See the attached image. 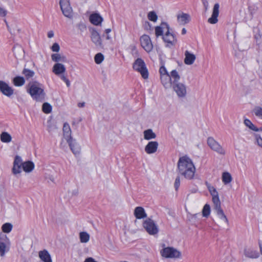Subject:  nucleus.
I'll list each match as a JSON object with an SVG mask.
<instances>
[{"instance_id": "12", "label": "nucleus", "mask_w": 262, "mask_h": 262, "mask_svg": "<svg viewBox=\"0 0 262 262\" xmlns=\"http://www.w3.org/2000/svg\"><path fill=\"white\" fill-rule=\"evenodd\" d=\"M220 5L219 3L214 4L211 16L208 19V22L211 24H215L217 23V17L219 15Z\"/></svg>"}, {"instance_id": "13", "label": "nucleus", "mask_w": 262, "mask_h": 262, "mask_svg": "<svg viewBox=\"0 0 262 262\" xmlns=\"http://www.w3.org/2000/svg\"><path fill=\"white\" fill-rule=\"evenodd\" d=\"M72 152L75 155H79L80 152L81 147L76 140L73 138L69 140H66Z\"/></svg>"}, {"instance_id": "24", "label": "nucleus", "mask_w": 262, "mask_h": 262, "mask_svg": "<svg viewBox=\"0 0 262 262\" xmlns=\"http://www.w3.org/2000/svg\"><path fill=\"white\" fill-rule=\"evenodd\" d=\"M66 71L64 66L61 63H57L53 68V72L57 75L63 73Z\"/></svg>"}, {"instance_id": "16", "label": "nucleus", "mask_w": 262, "mask_h": 262, "mask_svg": "<svg viewBox=\"0 0 262 262\" xmlns=\"http://www.w3.org/2000/svg\"><path fill=\"white\" fill-rule=\"evenodd\" d=\"M169 25L165 22H162L160 26H157L155 28V34L156 36L158 37L160 36H163L164 30L166 29L167 30H169Z\"/></svg>"}, {"instance_id": "8", "label": "nucleus", "mask_w": 262, "mask_h": 262, "mask_svg": "<svg viewBox=\"0 0 262 262\" xmlns=\"http://www.w3.org/2000/svg\"><path fill=\"white\" fill-rule=\"evenodd\" d=\"M140 43L142 47L147 52H150L152 48L153 45L149 36L147 35H143L140 37Z\"/></svg>"}, {"instance_id": "54", "label": "nucleus", "mask_w": 262, "mask_h": 262, "mask_svg": "<svg viewBox=\"0 0 262 262\" xmlns=\"http://www.w3.org/2000/svg\"><path fill=\"white\" fill-rule=\"evenodd\" d=\"M256 140L258 145L262 147V138L260 136L257 137H256Z\"/></svg>"}, {"instance_id": "18", "label": "nucleus", "mask_w": 262, "mask_h": 262, "mask_svg": "<svg viewBox=\"0 0 262 262\" xmlns=\"http://www.w3.org/2000/svg\"><path fill=\"white\" fill-rule=\"evenodd\" d=\"M39 257L43 262H52L51 256L49 252L44 249L38 253Z\"/></svg>"}, {"instance_id": "62", "label": "nucleus", "mask_w": 262, "mask_h": 262, "mask_svg": "<svg viewBox=\"0 0 262 262\" xmlns=\"http://www.w3.org/2000/svg\"><path fill=\"white\" fill-rule=\"evenodd\" d=\"M111 38L108 34H107L106 36V39L109 40Z\"/></svg>"}, {"instance_id": "59", "label": "nucleus", "mask_w": 262, "mask_h": 262, "mask_svg": "<svg viewBox=\"0 0 262 262\" xmlns=\"http://www.w3.org/2000/svg\"><path fill=\"white\" fill-rule=\"evenodd\" d=\"M65 82L68 87H69L70 86V82L69 79H68Z\"/></svg>"}, {"instance_id": "2", "label": "nucleus", "mask_w": 262, "mask_h": 262, "mask_svg": "<svg viewBox=\"0 0 262 262\" xmlns=\"http://www.w3.org/2000/svg\"><path fill=\"white\" fill-rule=\"evenodd\" d=\"M206 185L207 186L208 189L212 197L214 209L215 211L216 214L221 220H224L226 223H228V220L223 209L221 208V202L217 191L213 186H211L207 183H206Z\"/></svg>"}, {"instance_id": "39", "label": "nucleus", "mask_w": 262, "mask_h": 262, "mask_svg": "<svg viewBox=\"0 0 262 262\" xmlns=\"http://www.w3.org/2000/svg\"><path fill=\"white\" fill-rule=\"evenodd\" d=\"M12 227L13 226L11 224L7 223L2 226V229L4 233H9L12 230Z\"/></svg>"}, {"instance_id": "9", "label": "nucleus", "mask_w": 262, "mask_h": 262, "mask_svg": "<svg viewBox=\"0 0 262 262\" xmlns=\"http://www.w3.org/2000/svg\"><path fill=\"white\" fill-rule=\"evenodd\" d=\"M164 42L168 43L167 47L174 46L177 43V40L175 35L170 32V28L167 30L162 37Z\"/></svg>"}, {"instance_id": "44", "label": "nucleus", "mask_w": 262, "mask_h": 262, "mask_svg": "<svg viewBox=\"0 0 262 262\" xmlns=\"http://www.w3.org/2000/svg\"><path fill=\"white\" fill-rule=\"evenodd\" d=\"M6 248L5 243L2 241H0V255L1 256H3L5 255Z\"/></svg>"}, {"instance_id": "27", "label": "nucleus", "mask_w": 262, "mask_h": 262, "mask_svg": "<svg viewBox=\"0 0 262 262\" xmlns=\"http://www.w3.org/2000/svg\"><path fill=\"white\" fill-rule=\"evenodd\" d=\"M244 254L246 257L251 258H256L259 256V253L257 251L251 249H245Z\"/></svg>"}, {"instance_id": "47", "label": "nucleus", "mask_w": 262, "mask_h": 262, "mask_svg": "<svg viewBox=\"0 0 262 262\" xmlns=\"http://www.w3.org/2000/svg\"><path fill=\"white\" fill-rule=\"evenodd\" d=\"M13 164L15 165H21L23 166V163L22 162L21 158L19 156H16L15 157Z\"/></svg>"}, {"instance_id": "7", "label": "nucleus", "mask_w": 262, "mask_h": 262, "mask_svg": "<svg viewBox=\"0 0 262 262\" xmlns=\"http://www.w3.org/2000/svg\"><path fill=\"white\" fill-rule=\"evenodd\" d=\"M207 144L210 148L221 155H225V151L221 145L213 138L209 137L207 139Z\"/></svg>"}, {"instance_id": "42", "label": "nucleus", "mask_w": 262, "mask_h": 262, "mask_svg": "<svg viewBox=\"0 0 262 262\" xmlns=\"http://www.w3.org/2000/svg\"><path fill=\"white\" fill-rule=\"evenodd\" d=\"M148 18L150 21L156 22L158 19V16L155 12L150 11L148 14Z\"/></svg>"}, {"instance_id": "5", "label": "nucleus", "mask_w": 262, "mask_h": 262, "mask_svg": "<svg viewBox=\"0 0 262 262\" xmlns=\"http://www.w3.org/2000/svg\"><path fill=\"white\" fill-rule=\"evenodd\" d=\"M143 226L147 232L151 235L157 234L159 232V228L155 222L148 218L143 222Z\"/></svg>"}, {"instance_id": "53", "label": "nucleus", "mask_w": 262, "mask_h": 262, "mask_svg": "<svg viewBox=\"0 0 262 262\" xmlns=\"http://www.w3.org/2000/svg\"><path fill=\"white\" fill-rule=\"evenodd\" d=\"M205 10L206 11L208 10L209 7V4L207 0H202Z\"/></svg>"}, {"instance_id": "26", "label": "nucleus", "mask_w": 262, "mask_h": 262, "mask_svg": "<svg viewBox=\"0 0 262 262\" xmlns=\"http://www.w3.org/2000/svg\"><path fill=\"white\" fill-rule=\"evenodd\" d=\"M63 15L69 18H72L73 17V9L70 4H68L67 6H63L62 9H61Z\"/></svg>"}, {"instance_id": "51", "label": "nucleus", "mask_w": 262, "mask_h": 262, "mask_svg": "<svg viewBox=\"0 0 262 262\" xmlns=\"http://www.w3.org/2000/svg\"><path fill=\"white\" fill-rule=\"evenodd\" d=\"M159 73L161 76H162L165 74H169L164 66H162L160 67L159 69Z\"/></svg>"}, {"instance_id": "15", "label": "nucleus", "mask_w": 262, "mask_h": 262, "mask_svg": "<svg viewBox=\"0 0 262 262\" xmlns=\"http://www.w3.org/2000/svg\"><path fill=\"white\" fill-rule=\"evenodd\" d=\"M159 144L157 141H150L145 147V151L148 154L156 152L157 150Z\"/></svg>"}, {"instance_id": "1", "label": "nucleus", "mask_w": 262, "mask_h": 262, "mask_svg": "<svg viewBox=\"0 0 262 262\" xmlns=\"http://www.w3.org/2000/svg\"><path fill=\"white\" fill-rule=\"evenodd\" d=\"M178 168L179 173L186 179H191L193 178L195 168L189 157L183 156L180 158L178 162Z\"/></svg>"}, {"instance_id": "52", "label": "nucleus", "mask_w": 262, "mask_h": 262, "mask_svg": "<svg viewBox=\"0 0 262 262\" xmlns=\"http://www.w3.org/2000/svg\"><path fill=\"white\" fill-rule=\"evenodd\" d=\"M8 240V238L7 237L6 235L4 234L3 233H0V241H2L5 243Z\"/></svg>"}, {"instance_id": "28", "label": "nucleus", "mask_w": 262, "mask_h": 262, "mask_svg": "<svg viewBox=\"0 0 262 262\" xmlns=\"http://www.w3.org/2000/svg\"><path fill=\"white\" fill-rule=\"evenodd\" d=\"M170 76L171 79V83L172 85L180 82V76L176 70H173L170 72Z\"/></svg>"}, {"instance_id": "20", "label": "nucleus", "mask_w": 262, "mask_h": 262, "mask_svg": "<svg viewBox=\"0 0 262 262\" xmlns=\"http://www.w3.org/2000/svg\"><path fill=\"white\" fill-rule=\"evenodd\" d=\"M185 59L184 62L186 64L191 65L193 63L195 59V56L193 54L190 53L188 51L185 52Z\"/></svg>"}, {"instance_id": "40", "label": "nucleus", "mask_w": 262, "mask_h": 262, "mask_svg": "<svg viewBox=\"0 0 262 262\" xmlns=\"http://www.w3.org/2000/svg\"><path fill=\"white\" fill-rule=\"evenodd\" d=\"M52 106L47 102H45L42 104V111L46 114H49L52 111Z\"/></svg>"}, {"instance_id": "22", "label": "nucleus", "mask_w": 262, "mask_h": 262, "mask_svg": "<svg viewBox=\"0 0 262 262\" xmlns=\"http://www.w3.org/2000/svg\"><path fill=\"white\" fill-rule=\"evenodd\" d=\"M161 81L162 84L165 88H168L172 85L171 83V79L169 74H165L161 76Z\"/></svg>"}, {"instance_id": "31", "label": "nucleus", "mask_w": 262, "mask_h": 262, "mask_svg": "<svg viewBox=\"0 0 262 262\" xmlns=\"http://www.w3.org/2000/svg\"><path fill=\"white\" fill-rule=\"evenodd\" d=\"M12 137L7 132H4L1 135V140L4 143H9L11 142Z\"/></svg>"}, {"instance_id": "61", "label": "nucleus", "mask_w": 262, "mask_h": 262, "mask_svg": "<svg viewBox=\"0 0 262 262\" xmlns=\"http://www.w3.org/2000/svg\"><path fill=\"white\" fill-rule=\"evenodd\" d=\"M111 29H107L105 30V32L106 34H108L110 32H111Z\"/></svg>"}, {"instance_id": "64", "label": "nucleus", "mask_w": 262, "mask_h": 262, "mask_svg": "<svg viewBox=\"0 0 262 262\" xmlns=\"http://www.w3.org/2000/svg\"><path fill=\"white\" fill-rule=\"evenodd\" d=\"M259 131H262V126L260 127L259 128H258V132Z\"/></svg>"}, {"instance_id": "23", "label": "nucleus", "mask_w": 262, "mask_h": 262, "mask_svg": "<svg viewBox=\"0 0 262 262\" xmlns=\"http://www.w3.org/2000/svg\"><path fill=\"white\" fill-rule=\"evenodd\" d=\"M63 137L66 140H69L71 138H72L71 136V129L69 124L66 122L63 124Z\"/></svg>"}, {"instance_id": "29", "label": "nucleus", "mask_w": 262, "mask_h": 262, "mask_svg": "<svg viewBox=\"0 0 262 262\" xmlns=\"http://www.w3.org/2000/svg\"><path fill=\"white\" fill-rule=\"evenodd\" d=\"M22 168L25 172H30L34 169V164L33 162L28 161L23 163Z\"/></svg>"}, {"instance_id": "19", "label": "nucleus", "mask_w": 262, "mask_h": 262, "mask_svg": "<svg viewBox=\"0 0 262 262\" xmlns=\"http://www.w3.org/2000/svg\"><path fill=\"white\" fill-rule=\"evenodd\" d=\"M90 22L96 26H99L103 21L102 17L98 13H93L90 16Z\"/></svg>"}, {"instance_id": "11", "label": "nucleus", "mask_w": 262, "mask_h": 262, "mask_svg": "<svg viewBox=\"0 0 262 262\" xmlns=\"http://www.w3.org/2000/svg\"><path fill=\"white\" fill-rule=\"evenodd\" d=\"M0 92L3 95L10 97L13 94L14 90L6 82L0 80Z\"/></svg>"}, {"instance_id": "30", "label": "nucleus", "mask_w": 262, "mask_h": 262, "mask_svg": "<svg viewBox=\"0 0 262 262\" xmlns=\"http://www.w3.org/2000/svg\"><path fill=\"white\" fill-rule=\"evenodd\" d=\"M144 138L145 140H149L156 138V135L153 132L151 129H148L143 132Z\"/></svg>"}, {"instance_id": "25", "label": "nucleus", "mask_w": 262, "mask_h": 262, "mask_svg": "<svg viewBox=\"0 0 262 262\" xmlns=\"http://www.w3.org/2000/svg\"><path fill=\"white\" fill-rule=\"evenodd\" d=\"M13 52L16 58L21 57L24 55V50L19 45H14L13 48Z\"/></svg>"}, {"instance_id": "10", "label": "nucleus", "mask_w": 262, "mask_h": 262, "mask_svg": "<svg viewBox=\"0 0 262 262\" xmlns=\"http://www.w3.org/2000/svg\"><path fill=\"white\" fill-rule=\"evenodd\" d=\"M171 86L179 97L183 98L185 97L187 91L186 86L184 84L179 82Z\"/></svg>"}, {"instance_id": "46", "label": "nucleus", "mask_w": 262, "mask_h": 262, "mask_svg": "<svg viewBox=\"0 0 262 262\" xmlns=\"http://www.w3.org/2000/svg\"><path fill=\"white\" fill-rule=\"evenodd\" d=\"M76 27L81 32L84 31L86 28L85 24L83 22H80L79 23L77 24Z\"/></svg>"}, {"instance_id": "34", "label": "nucleus", "mask_w": 262, "mask_h": 262, "mask_svg": "<svg viewBox=\"0 0 262 262\" xmlns=\"http://www.w3.org/2000/svg\"><path fill=\"white\" fill-rule=\"evenodd\" d=\"M13 81L14 84L17 86H22L25 82L24 78L21 76H16L14 77Z\"/></svg>"}, {"instance_id": "35", "label": "nucleus", "mask_w": 262, "mask_h": 262, "mask_svg": "<svg viewBox=\"0 0 262 262\" xmlns=\"http://www.w3.org/2000/svg\"><path fill=\"white\" fill-rule=\"evenodd\" d=\"M22 74L25 76L27 79H29L34 76L35 73L32 70L24 68L22 72Z\"/></svg>"}, {"instance_id": "60", "label": "nucleus", "mask_w": 262, "mask_h": 262, "mask_svg": "<svg viewBox=\"0 0 262 262\" xmlns=\"http://www.w3.org/2000/svg\"><path fill=\"white\" fill-rule=\"evenodd\" d=\"M186 30L185 28H183L182 30V34L183 35H184L186 33Z\"/></svg>"}, {"instance_id": "14", "label": "nucleus", "mask_w": 262, "mask_h": 262, "mask_svg": "<svg viewBox=\"0 0 262 262\" xmlns=\"http://www.w3.org/2000/svg\"><path fill=\"white\" fill-rule=\"evenodd\" d=\"M91 38L93 43L97 46H102V41L99 33L95 28H90Z\"/></svg>"}, {"instance_id": "38", "label": "nucleus", "mask_w": 262, "mask_h": 262, "mask_svg": "<svg viewBox=\"0 0 262 262\" xmlns=\"http://www.w3.org/2000/svg\"><path fill=\"white\" fill-rule=\"evenodd\" d=\"M210 213V207L209 205L206 204L204 205L202 215L204 217H207Z\"/></svg>"}, {"instance_id": "17", "label": "nucleus", "mask_w": 262, "mask_h": 262, "mask_svg": "<svg viewBox=\"0 0 262 262\" xmlns=\"http://www.w3.org/2000/svg\"><path fill=\"white\" fill-rule=\"evenodd\" d=\"M177 19L180 24L184 25L190 20L189 14L182 13L177 15Z\"/></svg>"}, {"instance_id": "41", "label": "nucleus", "mask_w": 262, "mask_h": 262, "mask_svg": "<svg viewBox=\"0 0 262 262\" xmlns=\"http://www.w3.org/2000/svg\"><path fill=\"white\" fill-rule=\"evenodd\" d=\"M94 59L97 64H100L104 60V56L102 53H98L95 55Z\"/></svg>"}, {"instance_id": "48", "label": "nucleus", "mask_w": 262, "mask_h": 262, "mask_svg": "<svg viewBox=\"0 0 262 262\" xmlns=\"http://www.w3.org/2000/svg\"><path fill=\"white\" fill-rule=\"evenodd\" d=\"M68 4H70V0H60L59 1L60 9H62L63 6H67Z\"/></svg>"}, {"instance_id": "37", "label": "nucleus", "mask_w": 262, "mask_h": 262, "mask_svg": "<svg viewBox=\"0 0 262 262\" xmlns=\"http://www.w3.org/2000/svg\"><path fill=\"white\" fill-rule=\"evenodd\" d=\"M244 124L246 126L248 127L251 130L258 132V128L256 127L250 120L248 119H245Z\"/></svg>"}, {"instance_id": "56", "label": "nucleus", "mask_w": 262, "mask_h": 262, "mask_svg": "<svg viewBox=\"0 0 262 262\" xmlns=\"http://www.w3.org/2000/svg\"><path fill=\"white\" fill-rule=\"evenodd\" d=\"M54 32L53 31H50L48 33V37L49 38H52L54 36Z\"/></svg>"}, {"instance_id": "6", "label": "nucleus", "mask_w": 262, "mask_h": 262, "mask_svg": "<svg viewBox=\"0 0 262 262\" xmlns=\"http://www.w3.org/2000/svg\"><path fill=\"white\" fill-rule=\"evenodd\" d=\"M160 253L162 256L165 258H179L181 256V253L173 247H168L162 249Z\"/></svg>"}, {"instance_id": "33", "label": "nucleus", "mask_w": 262, "mask_h": 262, "mask_svg": "<svg viewBox=\"0 0 262 262\" xmlns=\"http://www.w3.org/2000/svg\"><path fill=\"white\" fill-rule=\"evenodd\" d=\"M232 180L231 175L228 172H224L222 174V181L224 184L227 185L230 183Z\"/></svg>"}, {"instance_id": "57", "label": "nucleus", "mask_w": 262, "mask_h": 262, "mask_svg": "<svg viewBox=\"0 0 262 262\" xmlns=\"http://www.w3.org/2000/svg\"><path fill=\"white\" fill-rule=\"evenodd\" d=\"M61 79L64 82H66L68 79L64 75H62L61 76Z\"/></svg>"}, {"instance_id": "36", "label": "nucleus", "mask_w": 262, "mask_h": 262, "mask_svg": "<svg viewBox=\"0 0 262 262\" xmlns=\"http://www.w3.org/2000/svg\"><path fill=\"white\" fill-rule=\"evenodd\" d=\"M80 242L81 243H87L90 239L89 234L85 232H81L79 234Z\"/></svg>"}, {"instance_id": "50", "label": "nucleus", "mask_w": 262, "mask_h": 262, "mask_svg": "<svg viewBox=\"0 0 262 262\" xmlns=\"http://www.w3.org/2000/svg\"><path fill=\"white\" fill-rule=\"evenodd\" d=\"M180 185V179L179 177H177L175 180L174 186L176 190H178Z\"/></svg>"}, {"instance_id": "32", "label": "nucleus", "mask_w": 262, "mask_h": 262, "mask_svg": "<svg viewBox=\"0 0 262 262\" xmlns=\"http://www.w3.org/2000/svg\"><path fill=\"white\" fill-rule=\"evenodd\" d=\"M51 58L55 62H66L67 58L65 56H61L59 54H53L51 55Z\"/></svg>"}, {"instance_id": "63", "label": "nucleus", "mask_w": 262, "mask_h": 262, "mask_svg": "<svg viewBox=\"0 0 262 262\" xmlns=\"http://www.w3.org/2000/svg\"><path fill=\"white\" fill-rule=\"evenodd\" d=\"M259 247H260V249L261 253V254H262V247L261 246L260 244H259Z\"/></svg>"}, {"instance_id": "43", "label": "nucleus", "mask_w": 262, "mask_h": 262, "mask_svg": "<svg viewBox=\"0 0 262 262\" xmlns=\"http://www.w3.org/2000/svg\"><path fill=\"white\" fill-rule=\"evenodd\" d=\"M21 165H15L13 164V167L12 168V172L14 174H16L20 173L21 171Z\"/></svg>"}, {"instance_id": "45", "label": "nucleus", "mask_w": 262, "mask_h": 262, "mask_svg": "<svg viewBox=\"0 0 262 262\" xmlns=\"http://www.w3.org/2000/svg\"><path fill=\"white\" fill-rule=\"evenodd\" d=\"M254 112L256 116L262 118V108L257 107L254 109Z\"/></svg>"}, {"instance_id": "21", "label": "nucleus", "mask_w": 262, "mask_h": 262, "mask_svg": "<svg viewBox=\"0 0 262 262\" xmlns=\"http://www.w3.org/2000/svg\"><path fill=\"white\" fill-rule=\"evenodd\" d=\"M134 215L138 219H141L146 217L147 215L144 208L142 207H137L134 211Z\"/></svg>"}, {"instance_id": "3", "label": "nucleus", "mask_w": 262, "mask_h": 262, "mask_svg": "<svg viewBox=\"0 0 262 262\" xmlns=\"http://www.w3.org/2000/svg\"><path fill=\"white\" fill-rule=\"evenodd\" d=\"M41 86L37 81H33L29 84L28 92L32 98L37 102H42L45 100L46 94Z\"/></svg>"}, {"instance_id": "49", "label": "nucleus", "mask_w": 262, "mask_h": 262, "mask_svg": "<svg viewBox=\"0 0 262 262\" xmlns=\"http://www.w3.org/2000/svg\"><path fill=\"white\" fill-rule=\"evenodd\" d=\"M51 50L53 52H58L60 50V47L58 43L56 42L53 43L51 47Z\"/></svg>"}, {"instance_id": "58", "label": "nucleus", "mask_w": 262, "mask_h": 262, "mask_svg": "<svg viewBox=\"0 0 262 262\" xmlns=\"http://www.w3.org/2000/svg\"><path fill=\"white\" fill-rule=\"evenodd\" d=\"M84 105H85V103L84 102H81V103H79L78 104V106L79 107H83L84 106Z\"/></svg>"}, {"instance_id": "4", "label": "nucleus", "mask_w": 262, "mask_h": 262, "mask_svg": "<svg viewBox=\"0 0 262 262\" xmlns=\"http://www.w3.org/2000/svg\"><path fill=\"white\" fill-rule=\"evenodd\" d=\"M134 70L139 72L144 79H147L148 77V72L146 64L141 58H137L133 63Z\"/></svg>"}, {"instance_id": "55", "label": "nucleus", "mask_w": 262, "mask_h": 262, "mask_svg": "<svg viewBox=\"0 0 262 262\" xmlns=\"http://www.w3.org/2000/svg\"><path fill=\"white\" fill-rule=\"evenodd\" d=\"M84 262H97L92 257H88L86 258Z\"/></svg>"}]
</instances>
